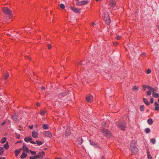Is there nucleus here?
I'll return each mask as SVG.
<instances>
[{"instance_id":"5701e85b","label":"nucleus","mask_w":159,"mask_h":159,"mask_svg":"<svg viewBox=\"0 0 159 159\" xmlns=\"http://www.w3.org/2000/svg\"><path fill=\"white\" fill-rule=\"evenodd\" d=\"M147 153L148 157V159H152V157L150 154V152L149 150H148L147 151Z\"/></svg>"},{"instance_id":"79ce46f5","label":"nucleus","mask_w":159,"mask_h":159,"mask_svg":"<svg viewBox=\"0 0 159 159\" xmlns=\"http://www.w3.org/2000/svg\"><path fill=\"white\" fill-rule=\"evenodd\" d=\"M147 86L145 85H143V90L144 91H145L146 90V88H147Z\"/></svg>"},{"instance_id":"dca6fc26","label":"nucleus","mask_w":159,"mask_h":159,"mask_svg":"<svg viewBox=\"0 0 159 159\" xmlns=\"http://www.w3.org/2000/svg\"><path fill=\"white\" fill-rule=\"evenodd\" d=\"M21 148H20L18 149L15 150V156L16 157L17 156L19 153L21 152Z\"/></svg>"},{"instance_id":"c85d7f7f","label":"nucleus","mask_w":159,"mask_h":159,"mask_svg":"<svg viewBox=\"0 0 159 159\" xmlns=\"http://www.w3.org/2000/svg\"><path fill=\"white\" fill-rule=\"evenodd\" d=\"M36 143L39 146L43 144V142L39 140H37Z\"/></svg>"},{"instance_id":"f704fd0d","label":"nucleus","mask_w":159,"mask_h":159,"mask_svg":"<svg viewBox=\"0 0 159 159\" xmlns=\"http://www.w3.org/2000/svg\"><path fill=\"white\" fill-rule=\"evenodd\" d=\"M145 130L146 133H148L150 132V129L149 128H147Z\"/></svg>"},{"instance_id":"8fccbe9b","label":"nucleus","mask_w":159,"mask_h":159,"mask_svg":"<svg viewBox=\"0 0 159 159\" xmlns=\"http://www.w3.org/2000/svg\"><path fill=\"white\" fill-rule=\"evenodd\" d=\"M155 111H158L159 110V106L158 107H156L155 108Z\"/></svg>"},{"instance_id":"f03ea898","label":"nucleus","mask_w":159,"mask_h":159,"mask_svg":"<svg viewBox=\"0 0 159 159\" xmlns=\"http://www.w3.org/2000/svg\"><path fill=\"white\" fill-rule=\"evenodd\" d=\"M116 125L122 131L125 130L126 128V125L125 123L118 121L116 122Z\"/></svg>"},{"instance_id":"4468645a","label":"nucleus","mask_w":159,"mask_h":159,"mask_svg":"<svg viewBox=\"0 0 159 159\" xmlns=\"http://www.w3.org/2000/svg\"><path fill=\"white\" fill-rule=\"evenodd\" d=\"M47 111L45 109H41L39 114L41 116H43L47 113Z\"/></svg>"},{"instance_id":"4c0bfd02","label":"nucleus","mask_w":159,"mask_h":159,"mask_svg":"<svg viewBox=\"0 0 159 159\" xmlns=\"http://www.w3.org/2000/svg\"><path fill=\"white\" fill-rule=\"evenodd\" d=\"M121 38V36H120L118 35H116V39H117V40H119Z\"/></svg>"},{"instance_id":"7ed1b4c3","label":"nucleus","mask_w":159,"mask_h":159,"mask_svg":"<svg viewBox=\"0 0 159 159\" xmlns=\"http://www.w3.org/2000/svg\"><path fill=\"white\" fill-rule=\"evenodd\" d=\"M2 11L5 14L9 16L10 18L12 17L11 12L8 8L5 7H3Z\"/></svg>"},{"instance_id":"ea45409f","label":"nucleus","mask_w":159,"mask_h":159,"mask_svg":"<svg viewBox=\"0 0 159 159\" xmlns=\"http://www.w3.org/2000/svg\"><path fill=\"white\" fill-rule=\"evenodd\" d=\"M147 94L148 95H151L152 94L151 91L150 90H148L147 92Z\"/></svg>"},{"instance_id":"a878e982","label":"nucleus","mask_w":159,"mask_h":159,"mask_svg":"<svg viewBox=\"0 0 159 159\" xmlns=\"http://www.w3.org/2000/svg\"><path fill=\"white\" fill-rule=\"evenodd\" d=\"M139 87L137 86H135L132 89V90L137 92L138 90Z\"/></svg>"},{"instance_id":"603ef678","label":"nucleus","mask_w":159,"mask_h":159,"mask_svg":"<svg viewBox=\"0 0 159 159\" xmlns=\"http://www.w3.org/2000/svg\"><path fill=\"white\" fill-rule=\"evenodd\" d=\"M141 56L143 57H144L145 56V53H142L141 54Z\"/></svg>"},{"instance_id":"423d86ee","label":"nucleus","mask_w":159,"mask_h":159,"mask_svg":"<svg viewBox=\"0 0 159 159\" xmlns=\"http://www.w3.org/2000/svg\"><path fill=\"white\" fill-rule=\"evenodd\" d=\"M102 132L107 136H110L111 135V132L106 129H102Z\"/></svg>"},{"instance_id":"4be33fe9","label":"nucleus","mask_w":159,"mask_h":159,"mask_svg":"<svg viewBox=\"0 0 159 159\" xmlns=\"http://www.w3.org/2000/svg\"><path fill=\"white\" fill-rule=\"evenodd\" d=\"M27 156V154L23 152L22 153V154L21 155V156H20V158L21 159H23V158H25V157H26Z\"/></svg>"},{"instance_id":"58836bf2","label":"nucleus","mask_w":159,"mask_h":159,"mask_svg":"<svg viewBox=\"0 0 159 159\" xmlns=\"http://www.w3.org/2000/svg\"><path fill=\"white\" fill-rule=\"evenodd\" d=\"M60 7L62 9H63L65 8V5L64 4H61L60 5Z\"/></svg>"},{"instance_id":"ddd939ff","label":"nucleus","mask_w":159,"mask_h":159,"mask_svg":"<svg viewBox=\"0 0 159 159\" xmlns=\"http://www.w3.org/2000/svg\"><path fill=\"white\" fill-rule=\"evenodd\" d=\"M23 151L24 152H29V149L26 146V145L25 144H23Z\"/></svg>"},{"instance_id":"9b49d317","label":"nucleus","mask_w":159,"mask_h":159,"mask_svg":"<svg viewBox=\"0 0 159 159\" xmlns=\"http://www.w3.org/2000/svg\"><path fill=\"white\" fill-rule=\"evenodd\" d=\"M45 135L48 137H51L52 136V134L49 131H46L44 132Z\"/></svg>"},{"instance_id":"7c9ffc66","label":"nucleus","mask_w":159,"mask_h":159,"mask_svg":"<svg viewBox=\"0 0 159 159\" xmlns=\"http://www.w3.org/2000/svg\"><path fill=\"white\" fill-rule=\"evenodd\" d=\"M43 128L44 129H48V126L47 124H44L43 125Z\"/></svg>"},{"instance_id":"6e6552de","label":"nucleus","mask_w":159,"mask_h":159,"mask_svg":"<svg viewBox=\"0 0 159 159\" xmlns=\"http://www.w3.org/2000/svg\"><path fill=\"white\" fill-rule=\"evenodd\" d=\"M89 2V1L87 0L82 1L77 3V5L79 6H81L87 4Z\"/></svg>"},{"instance_id":"a19ab883","label":"nucleus","mask_w":159,"mask_h":159,"mask_svg":"<svg viewBox=\"0 0 159 159\" xmlns=\"http://www.w3.org/2000/svg\"><path fill=\"white\" fill-rule=\"evenodd\" d=\"M16 137L17 139H19L20 137V135L19 134L16 133Z\"/></svg>"},{"instance_id":"de8ad7c7","label":"nucleus","mask_w":159,"mask_h":159,"mask_svg":"<svg viewBox=\"0 0 159 159\" xmlns=\"http://www.w3.org/2000/svg\"><path fill=\"white\" fill-rule=\"evenodd\" d=\"M118 43H119L117 42H116L113 43V45L114 46H116L118 45Z\"/></svg>"},{"instance_id":"cd10ccee","label":"nucleus","mask_w":159,"mask_h":159,"mask_svg":"<svg viewBox=\"0 0 159 159\" xmlns=\"http://www.w3.org/2000/svg\"><path fill=\"white\" fill-rule=\"evenodd\" d=\"M148 123L149 125H152L153 123V121L151 118H149L148 120Z\"/></svg>"},{"instance_id":"5fc2aeb1","label":"nucleus","mask_w":159,"mask_h":159,"mask_svg":"<svg viewBox=\"0 0 159 159\" xmlns=\"http://www.w3.org/2000/svg\"><path fill=\"white\" fill-rule=\"evenodd\" d=\"M40 105V104L39 103H38V102H37V106H38V107H39V106Z\"/></svg>"},{"instance_id":"f8f14e48","label":"nucleus","mask_w":159,"mask_h":159,"mask_svg":"<svg viewBox=\"0 0 159 159\" xmlns=\"http://www.w3.org/2000/svg\"><path fill=\"white\" fill-rule=\"evenodd\" d=\"M89 141L90 142V144L91 145H92V146H93L95 147H96V148H99V146L98 145L97 143H96L95 142H93L92 141L90 140Z\"/></svg>"},{"instance_id":"a18cd8bd","label":"nucleus","mask_w":159,"mask_h":159,"mask_svg":"<svg viewBox=\"0 0 159 159\" xmlns=\"http://www.w3.org/2000/svg\"><path fill=\"white\" fill-rule=\"evenodd\" d=\"M30 152L33 155L35 154L36 153V152H35L31 150L30 151Z\"/></svg>"},{"instance_id":"37998d69","label":"nucleus","mask_w":159,"mask_h":159,"mask_svg":"<svg viewBox=\"0 0 159 159\" xmlns=\"http://www.w3.org/2000/svg\"><path fill=\"white\" fill-rule=\"evenodd\" d=\"M151 72V70L150 69H148L147 71V73L148 74H150Z\"/></svg>"},{"instance_id":"c9c22d12","label":"nucleus","mask_w":159,"mask_h":159,"mask_svg":"<svg viewBox=\"0 0 159 159\" xmlns=\"http://www.w3.org/2000/svg\"><path fill=\"white\" fill-rule=\"evenodd\" d=\"M140 107L141 111H144V107L143 105L141 106Z\"/></svg>"},{"instance_id":"39448f33","label":"nucleus","mask_w":159,"mask_h":159,"mask_svg":"<svg viewBox=\"0 0 159 159\" xmlns=\"http://www.w3.org/2000/svg\"><path fill=\"white\" fill-rule=\"evenodd\" d=\"M106 17L105 16L103 17V19L105 21V23L107 24H109L111 22V20L109 18V16L107 15H106Z\"/></svg>"},{"instance_id":"680f3d73","label":"nucleus","mask_w":159,"mask_h":159,"mask_svg":"<svg viewBox=\"0 0 159 159\" xmlns=\"http://www.w3.org/2000/svg\"><path fill=\"white\" fill-rule=\"evenodd\" d=\"M96 1H98L99 0H95Z\"/></svg>"},{"instance_id":"aec40b11","label":"nucleus","mask_w":159,"mask_h":159,"mask_svg":"<svg viewBox=\"0 0 159 159\" xmlns=\"http://www.w3.org/2000/svg\"><path fill=\"white\" fill-rule=\"evenodd\" d=\"M66 136H68L70 134V130L69 129H67L66 131Z\"/></svg>"},{"instance_id":"e2e57ef3","label":"nucleus","mask_w":159,"mask_h":159,"mask_svg":"<svg viewBox=\"0 0 159 159\" xmlns=\"http://www.w3.org/2000/svg\"><path fill=\"white\" fill-rule=\"evenodd\" d=\"M158 102H159V99H158Z\"/></svg>"},{"instance_id":"c756f323","label":"nucleus","mask_w":159,"mask_h":159,"mask_svg":"<svg viewBox=\"0 0 159 159\" xmlns=\"http://www.w3.org/2000/svg\"><path fill=\"white\" fill-rule=\"evenodd\" d=\"M6 140H7L6 138L5 137H4V138H2L1 140V143H4L6 142Z\"/></svg>"},{"instance_id":"864d4df0","label":"nucleus","mask_w":159,"mask_h":159,"mask_svg":"<svg viewBox=\"0 0 159 159\" xmlns=\"http://www.w3.org/2000/svg\"><path fill=\"white\" fill-rule=\"evenodd\" d=\"M41 89L42 90H44L45 89V88L44 87H42Z\"/></svg>"},{"instance_id":"20e7f679","label":"nucleus","mask_w":159,"mask_h":159,"mask_svg":"<svg viewBox=\"0 0 159 159\" xmlns=\"http://www.w3.org/2000/svg\"><path fill=\"white\" fill-rule=\"evenodd\" d=\"M86 99L88 102L90 103L93 101V97L91 94H89L87 96Z\"/></svg>"},{"instance_id":"72a5a7b5","label":"nucleus","mask_w":159,"mask_h":159,"mask_svg":"<svg viewBox=\"0 0 159 159\" xmlns=\"http://www.w3.org/2000/svg\"><path fill=\"white\" fill-rule=\"evenodd\" d=\"M151 142L153 144H155L156 142L155 139H151Z\"/></svg>"},{"instance_id":"0eeeda50","label":"nucleus","mask_w":159,"mask_h":159,"mask_svg":"<svg viewBox=\"0 0 159 159\" xmlns=\"http://www.w3.org/2000/svg\"><path fill=\"white\" fill-rule=\"evenodd\" d=\"M32 139L30 137H28L25 138L24 139V141L26 142H30L32 144H36V143L35 142L32 141Z\"/></svg>"},{"instance_id":"c03bdc74","label":"nucleus","mask_w":159,"mask_h":159,"mask_svg":"<svg viewBox=\"0 0 159 159\" xmlns=\"http://www.w3.org/2000/svg\"><path fill=\"white\" fill-rule=\"evenodd\" d=\"M47 47H48V49H51V47H52V46H51V45H50V44H47Z\"/></svg>"},{"instance_id":"bf43d9fd","label":"nucleus","mask_w":159,"mask_h":159,"mask_svg":"<svg viewBox=\"0 0 159 159\" xmlns=\"http://www.w3.org/2000/svg\"><path fill=\"white\" fill-rule=\"evenodd\" d=\"M5 123V122H4L2 124V125H4Z\"/></svg>"},{"instance_id":"a211bd4d","label":"nucleus","mask_w":159,"mask_h":159,"mask_svg":"<svg viewBox=\"0 0 159 159\" xmlns=\"http://www.w3.org/2000/svg\"><path fill=\"white\" fill-rule=\"evenodd\" d=\"M143 100L144 102L146 105H150V103H149V102H148L147 99L146 98H143Z\"/></svg>"},{"instance_id":"6e6d98bb","label":"nucleus","mask_w":159,"mask_h":159,"mask_svg":"<svg viewBox=\"0 0 159 159\" xmlns=\"http://www.w3.org/2000/svg\"><path fill=\"white\" fill-rule=\"evenodd\" d=\"M29 127L30 128V129H33V126H29Z\"/></svg>"},{"instance_id":"e433bc0d","label":"nucleus","mask_w":159,"mask_h":159,"mask_svg":"<svg viewBox=\"0 0 159 159\" xmlns=\"http://www.w3.org/2000/svg\"><path fill=\"white\" fill-rule=\"evenodd\" d=\"M3 152V149L2 147L0 148V155H1Z\"/></svg>"},{"instance_id":"9d476101","label":"nucleus","mask_w":159,"mask_h":159,"mask_svg":"<svg viewBox=\"0 0 159 159\" xmlns=\"http://www.w3.org/2000/svg\"><path fill=\"white\" fill-rule=\"evenodd\" d=\"M70 7L74 12L75 13L80 12V8H76L71 6Z\"/></svg>"},{"instance_id":"0e129e2a","label":"nucleus","mask_w":159,"mask_h":159,"mask_svg":"<svg viewBox=\"0 0 159 159\" xmlns=\"http://www.w3.org/2000/svg\"><path fill=\"white\" fill-rule=\"evenodd\" d=\"M82 143V141L81 142V143H80L81 144Z\"/></svg>"},{"instance_id":"6ab92c4d","label":"nucleus","mask_w":159,"mask_h":159,"mask_svg":"<svg viewBox=\"0 0 159 159\" xmlns=\"http://www.w3.org/2000/svg\"><path fill=\"white\" fill-rule=\"evenodd\" d=\"M152 96L153 97L156 98H159V94L158 93L153 92L152 93Z\"/></svg>"},{"instance_id":"09e8293b","label":"nucleus","mask_w":159,"mask_h":159,"mask_svg":"<svg viewBox=\"0 0 159 159\" xmlns=\"http://www.w3.org/2000/svg\"><path fill=\"white\" fill-rule=\"evenodd\" d=\"M154 98H151L150 99V102L151 103L153 102Z\"/></svg>"},{"instance_id":"3c124183","label":"nucleus","mask_w":159,"mask_h":159,"mask_svg":"<svg viewBox=\"0 0 159 159\" xmlns=\"http://www.w3.org/2000/svg\"><path fill=\"white\" fill-rule=\"evenodd\" d=\"M155 105L156 107H158L159 106V104H158L157 102H155Z\"/></svg>"},{"instance_id":"49530a36","label":"nucleus","mask_w":159,"mask_h":159,"mask_svg":"<svg viewBox=\"0 0 159 159\" xmlns=\"http://www.w3.org/2000/svg\"><path fill=\"white\" fill-rule=\"evenodd\" d=\"M25 59H29V60H31V57H30L29 56H26L25 57Z\"/></svg>"},{"instance_id":"2f4dec72","label":"nucleus","mask_w":159,"mask_h":159,"mask_svg":"<svg viewBox=\"0 0 159 159\" xmlns=\"http://www.w3.org/2000/svg\"><path fill=\"white\" fill-rule=\"evenodd\" d=\"M9 74L8 73H7L4 75V78L5 80L7 79L9 77Z\"/></svg>"},{"instance_id":"bb28decb","label":"nucleus","mask_w":159,"mask_h":159,"mask_svg":"<svg viewBox=\"0 0 159 159\" xmlns=\"http://www.w3.org/2000/svg\"><path fill=\"white\" fill-rule=\"evenodd\" d=\"M67 93L66 92H64L62 93H61L59 95V96L60 97H62L63 96H64L66 95L67 94Z\"/></svg>"},{"instance_id":"f3484780","label":"nucleus","mask_w":159,"mask_h":159,"mask_svg":"<svg viewBox=\"0 0 159 159\" xmlns=\"http://www.w3.org/2000/svg\"><path fill=\"white\" fill-rule=\"evenodd\" d=\"M147 88L149 89V90H150L151 92H152V93L154 92L156 90L154 88L149 86H147Z\"/></svg>"},{"instance_id":"13d9d810","label":"nucleus","mask_w":159,"mask_h":159,"mask_svg":"<svg viewBox=\"0 0 159 159\" xmlns=\"http://www.w3.org/2000/svg\"><path fill=\"white\" fill-rule=\"evenodd\" d=\"M0 159H6L4 157H0Z\"/></svg>"},{"instance_id":"b1692460","label":"nucleus","mask_w":159,"mask_h":159,"mask_svg":"<svg viewBox=\"0 0 159 159\" xmlns=\"http://www.w3.org/2000/svg\"><path fill=\"white\" fill-rule=\"evenodd\" d=\"M39 158V156L38 155H35L34 156L30 157V159H36Z\"/></svg>"},{"instance_id":"052dcab7","label":"nucleus","mask_w":159,"mask_h":159,"mask_svg":"<svg viewBox=\"0 0 159 159\" xmlns=\"http://www.w3.org/2000/svg\"><path fill=\"white\" fill-rule=\"evenodd\" d=\"M95 25V23L94 22L93 23H92V25Z\"/></svg>"},{"instance_id":"2eb2a0df","label":"nucleus","mask_w":159,"mask_h":159,"mask_svg":"<svg viewBox=\"0 0 159 159\" xmlns=\"http://www.w3.org/2000/svg\"><path fill=\"white\" fill-rule=\"evenodd\" d=\"M38 135V133L35 131H33L32 132V137L34 138H37Z\"/></svg>"},{"instance_id":"412c9836","label":"nucleus","mask_w":159,"mask_h":159,"mask_svg":"<svg viewBox=\"0 0 159 159\" xmlns=\"http://www.w3.org/2000/svg\"><path fill=\"white\" fill-rule=\"evenodd\" d=\"M38 155L39 156V157L41 156L43 157L45 155V153L43 151L40 152H39V155Z\"/></svg>"},{"instance_id":"f257e3e1","label":"nucleus","mask_w":159,"mask_h":159,"mask_svg":"<svg viewBox=\"0 0 159 159\" xmlns=\"http://www.w3.org/2000/svg\"><path fill=\"white\" fill-rule=\"evenodd\" d=\"M130 148L131 151L133 153L136 154L138 152V149L136 146V143L134 141H132L130 144Z\"/></svg>"},{"instance_id":"1a4fd4ad","label":"nucleus","mask_w":159,"mask_h":159,"mask_svg":"<svg viewBox=\"0 0 159 159\" xmlns=\"http://www.w3.org/2000/svg\"><path fill=\"white\" fill-rule=\"evenodd\" d=\"M109 4L111 7H114L116 5V2L114 0H110Z\"/></svg>"},{"instance_id":"473e14b6","label":"nucleus","mask_w":159,"mask_h":159,"mask_svg":"<svg viewBox=\"0 0 159 159\" xmlns=\"http://www.w3.org/2000/svg\"><path fill=\"white\" fill-rule=\"evenodd\" d=\"M9 147V145L8 143H6L4 145V147L6 149H7Z\"/></svg>"},{"instance_id":"4d7b16f0","label":"nucleus","mask_w":159,"mask_h":159,"mask_svg":"<svg viewBox=\"0 0 159 159\" xmlns=\"http://www.w3.org/2000/svg\"><path fill=\"white\" fill-rule=\"evenodd\" d=\"M55 159H61V158L56 157H55Z\"/></svg>"},{"instance_id":"393cba45","label":"nucleus","mask_w":159,"mask_h":159,"mask_svg":"<svg viewBox=\"0 0 159 159\" xmlns=\"http://www.w3.org/2000/svg\"><path fill=\"white\" fill-rule=\"evenodd\" d=\"M12 119L15 121H16L18 120V118L16 115H14L12 116Z\"/></svg>"}]
</instances>
